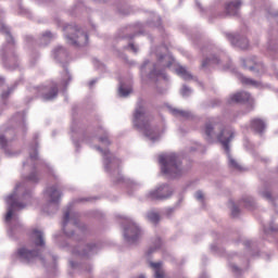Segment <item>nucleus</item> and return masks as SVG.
<instances>
[{
  "label": "nucleus",
  "instance_id": "obj_1",
  "mask_svg": "<svg viewBox=\"0 0 278 278\" xmlns=\"http://www.w3.org/2000/svg\"><path fill=\"white\" fill-rule=\"evenodd\" d=\"M204 134L207 140H212V138H217L218 141L223 144L227 157H228V166L233 168L235 170H242V166L238 164L236 159L231 156L229 152V142L233 140L236 132L230 127H223L222 124H211L207 123L204 127Z\"/></svg>",
  "mask_w": 278,
  "mask_h": 278
},
{
  "label": "nucleus",
  "instance_id": "obj_2",
  "mask_svg": "<svg viewBox=\"0 0 278 278\" xmlns=\"http://www.w3.org/2000/svg\"><path fill=\"white\" fill-rule=\"evenodd\" d=\"M134 125L142 131L148 140H151V142H155L156 140H160V134H157L153 128H151V125H149V117H147V114L144 113V108L142 105H138L132 119Z\"/></svg>",
  "mask_w": 278,
  "mask_h": 278
},
{
  "label": "nucleus",
  "instance_id": "obj_3",
  "mask_svg": "<svg viewBox=\"0 0 278 278\" xmlns=\"http://www.w3.org/2000/svg\"><path fill=\"white\" fill-rule=\"evenodd\" d=\"M159 162L161 164V170L163 175H167V177L176 178L181 175V165L179 160H177V154H161L159 156Z\"/></svg>",
  "mask_w": 278,
  "mask_h": 278
},
{
  "label": "nucleus",
  "instance_id": "obj_4",
  "mask_svg": "<svg viewBox=\"0 0 278 278\" xmlns=\"http://www.w3.org/2000/svg\"><path fill=\"white\" fill-rule=\"evenodd\" d=\"M25 182L17 184L15 186L14 192L11 195L7 197L5 202L8 204V212L5 215V223H10L12 218H16L14 212L18 210H25V207L27 206V204H23L18 201V199H21L18 194H21V192H25Z\"/></svg>",
  "mask_w": 278,
  "mask_h": 278
},
{
  "label": "nucleus",
  "instance_id": "obj_5",
  "mask_svg": "<svg viewBox=\"0 0 278 278\" xmlns=\"http://www.w3.org/2000/svg\"><path fill=\"white\" fill-rule=\"evenodd\" d=\"M125 220L128 223V226L124 228V238L128 244H136L140 236H142V230L130 218L125 217Z\"/></svg>",
  "mask_w": 278,
  "mask_h": 278
},
{
  "label": "nucleus",
  "instance_id": "obj_6",
  "mask_svg": "<svg viewBox=\"0 0 278 278\" xmlns=\"http://www.w3.org/2000/svg\"><path fill=\"white\" fill-rule=\"evenodd\" d=\"M170 194H173V189H170V187L167 185H163L150 191L148 198L151 201H163L164 199H168Z\"/></svg>",
  "mask_w": 278,
  "mask_h": 278
},
{
  "label": "nucleus",
  "instance_id": "obj_7",
  "mask_svg": "<svg viewBox=\"0 0 278 278\" xmlns=\"http://www.w3.org/2000/svg\"><path fill=\"white\" fill-rule=\"evenodd\" d=\"M39 97H42L43 101H52L58 97V85L50 84L47 86H41L37 88Z\"/></svg>",
  "mask_w": 278,
  "mask_h": 278
},
{
  "label": "nucleus",
  "instance_id": "obj_8",
  "mask_svg": "<svg viewBox=\"0 0 278 278\" xmlns=\"http://www.w3.org/2000/svg\"><path fill=\"white\" fill-rule=\"evenodd\" d=\"M98 151H100L104 157V168L108 173H110V170L118 169V166H121V160L114 157V155L110 154L108 150L103 151V149L98 148Z\"/></svg>",
  "mask_w": 278,
  "mask_h": 278
},
{
  "label": "nucleus",
  "instance_id": "obj_9",
  "mask_svg": "<svg viewBox=\"0 0 278 278\" xmlns=\"http://www.w3.org/2000/svg\"><path fill=\"white\" fill-rule=\"evenodd\" d=\"M149 68H153L149 74L150 79H155V77H161L162 79H166V74L164 72H159L157 65H153L149 61H146L141 66L142 75H147V71H149Z\"/></svg>",
  "mask_w": 278,
  "mask_h": 278
},
{
  "label": "nucleus",
  "instance_id": "obj_10",
  "mask_svg": "<svg viewBox=\"0 0 278 278\" xmlns=\"http://www.w3.org/2000/svg\"><path fill=\"white\" fill-rule=\"evenodd\" d=\"M17 257L21 262H34V260H38V251H33L29 248H21L17 250Z\"/></svg>",
  "mask_w": 278,
  "mask_h": 278
},
{
  "label": "nucleus",
  "instance_id": "obj_11",
  "mask_svg": "<svg viewBox=\"0 0 278 278\" xmlns=\"http://www.w3.org/2000/svg\"><path fill=\"white\" fill-rule=\"evenodd\" d=\"M75 31L77 34L76 39L67 35V42L70 45H77L78 47H86V45H88V34L77 28H75Z\"/></svg>",
  "mask_w": 278,
  "mask_h": 278
},
{
  "label": "nucleus",
  "instance_id": "obj_12",
  "mask_svg": "<svg viewBox=\"0 0 278 278\" xmlns=\"http://www.w3.org/2000/svg\"><path fill=\"white\" fill-rule=\"evenodd\" d=\"M60 192L56 187H50L45 191V199L49 201L50 207H58V202L60 201Z\"/></svg>",
  "mask_w": 278,
  "mask_h": 278
},
{
  "label": "nucleus",
  "instance_id": "obj_13",
  "mask_svg": "<svg viewBox=\"0 0 278 278\" xmlns=\"http://www.w3.org/2000/svg\"><path fill=\"white\" fill-rule=\"evenodd\" d=\"M228 40L235 47H239V49H249V39L244 37H240V35L229 34Z\"/></svg>",
  "mask_w": 278,
  "mask_h": 278
},
{
  "label": "nucleus",
  "instance_id": "obj_14",
  "mask_svg": "<svg viewBox=\"0 0 278 278\" xmlns=\"http://www.w3.org/2000/svg\"><path fill=\"white\" fill-rule=\"evenodd\" d=\"M242 5V1L240 0H235L229 2L226 5V12L229 14V16H238V12H240V8Z\"/></svg>",
  "mask_w": 278,
  "mask_h": 278
},
{
  "label": "nucleus",
  "instance_id": "obj_15",
  "mask_svg": "<svg viewBox=\"0 0 278 278\" xmlns=\"http://www.w3.org/2000/svg\"><path fill=\"white\" fill-rule=\"evenodd\" d=\"M68 225L77 227V219L71 218V211H66L64 213L63 231L66 233V236H73V232H68V230H66V227H68Z\"/></svg>",
  "mask_w": 278,
  "mask_h": 278
},
{
  "label": "nucleus",
  "instance_id": "obj_16",
  "mask_svg": "<svg viewBox=\"0 0 278 278\" xmlns=\"http://www.w3.org/2000/svg\"><path fill=\"white\" fill-rule=\"evenodd\" d=\"M231 103H245V101H251V94L245 91L237 92L230 97Z\"/></svg>",
  "mask_w": 278,
  "mask_h": 278
},
{
  "label": "nucleus",
  "instance_id": "obj_17",
  "mask_svg": "<svg viewBox=\"0 0 278 278\" xmlns=\"http://www.w3.org/2000/svg\"><path fill=\"white\" fill-rule=\"evenodd\" d=\"M30 239L33 240L35 247H42L45 244V235H42V231L38 229H34Z\"/></svg>",
  "mask_w": 278,
  "mask_h": 278
},
{
  "label": "nucleus",
  "instance_id": "obj_18",
  "mask_svg": "<svg viewBox=\"0 0 278 278\" xmlns=\"http://www.w3.org/2000/svg\"><path fill=\"white\" fill-rule=\"evenodd\" d=\"M151 268L154 270V278H164V269L162 263H150Z\"/></svg>",
  "mask_w": 278,
  "mask_h": 278
},
{
  "label": "nucleus",
  "instance_id": "obj_19",
  "mask_svg": "<svg viewBox=\"0 0 278 278\" xmlns=\"http://www.w3.org/2000/svg\"><path fill=\"white\" fill-rule=\"evenodd\" d=\"M252 129H254V131H257L258 134H262V131H264V129H266V123H264V121L262 119H253L252 121Z\"/></svg>",
  "mask_w": 278,
  "mask_h": 278
},
{
  "label": "nucleus",
  "instance_id": "obj_20",
  "mask_svg": "<svg viewBox=\"0 0 278 278\" xmlns=\"http://www.w3.org/2000/svg\"><path fill=\"white\" fill-rule=\"evenodd\" d=\"M176 73L177 75H179V77H181L186 81H188V79H192V74H190V72H188V70H186V67L184 66H178L176 68Z\"/></svg>",
  "mask_w": 278,
  "mask_h": 278
},
{
  "label": "nucleus",
  "instance_id": "obj_21",
  "mask_svg": "<svg viewBox=\"0 0 278 278\" xmlns=\"http://www.w3.org/2000/svg\"><path fill=\"white\" fill-rule=\"evenodd\" d=\"M173 62H175V59L170 55L159 56V64L161 66L170 67V66H173Z\"/></svg>",
  "mask_w": 278,
  "mask_h": 278
},
{
  "label": "nucleus",
  "instance_id": "obj_22",
  "mask_svg": "<svg viewBox=\"0 0 278 278\" xmlns=\"http://www.w3.org/2000/svg\"><path fill=\"white\" fill-rule=\"evenodd\" d=\"M94 249H97V245L89 244L86 247L85 250H83V251L75 250L74 253H76L78 255H83V256L92 255V253H94Z\"/></svg>",
  "mask_w": 278,
  "mask_h": 278
},
{
  "label": "nucleus",
  "instance_id": "obj_23",
  "mask_svg": "<svg viewBox=\"0 0 278 278\" xmlns=\"http://www.w3.org/2000/svg\"><path fill=\"white\" fill-rule=\"evenodd\" d=\"M53 54L56 60H64V58H66L67 55L66 49L62 47H58L56 49H54Z\"/></svg>",
  "mask_w": 278,
  "mask_h": 278
},
{
  "label": "nucleus",
  "instance_id": "obj_24",
  "mask_svg": "<svg viewBox=\"0 0 278 278\" xmlns=\"http://www.w3.org/2000/svg\"><path fill=\"white\" fill-rule=\"evenodd\" d=\"M240 79L247 86H254V88H260V83L258 81H255V80H253L251 78H247L244 76H241Z\"/></svg>",
  "mask_w": 278,
  "mask_h": 278
},
{
  "label": "nucleus",
  "instance_id": "obj_25",
  "mask_svg": "<svg viewBox=\"0 0 278 278\" xmlns=\"http://www.w3.org/2000/svg\"><path fill=\"white\" fill-rule=\"evenodd\" d=\"M148 220H150V223H153V225H156V223H160V214L155 213V212H149L147 215Z\"/></svg>",
  "mask_w": 278,
  "mask_h": 278
},
{
  "label": "nucleus",
  "instance_id": "obj_26",
  "mask_svg": "<svg viewBox=\"0 0 278 278\" xmlns=\"http://www.w3.org/2000/svg\"><path fill=\"white\" fill-rule=\"evenodd\" d=\"M172 114H174V116H181L182 118H190V112L188 111L173 109Z\"/></svg>",
  "mask_w": 278,
  "mask_h": 278
},
{
  "label": "nucleus",
  "instance_id": "obj_27",
  "mask_svg": "<svg viewBox=\"0 0 278 278\" xmlns=\"http://www.w3.org/2000/svg\"><path fill=\"white\" fill-rule=\"evenodd\" d=\"M118 94L119 97H129V94H131V88H125V86L121 85L118 89Z\"/></svg>",
  "mask_w": 278,
  "mask_h": 278
},
{
  "label": "nucleus",
  "instance_id": "obj_28",
  "mask_svg": "<svg viewBox=\"0 0 278 278\" xmlns=\"http://www.w3.org/2000/svg\"><path fill=\"white\" fill-rule=\"evenodd\" d=\"M0 31H2L3 34H7V40L9 42H14V39L12 38V35H10V31L8 30V27H5V25L3 24L0 25Z\"/></svg>",
  "mask_w": 278,
  "mask_h": 278
},
{
  "label": "nucleus",
  "instance_id": "obj_29",
  "mask_svg": "<svg viewBox=\"0 0 278 278\" xmlns=\"http://www.w3.org/2000/svg\"><path fill=\"white\" fill-rule=\"evenodd\" d=\"M247 63H244L245 68H249L250 71H260V66L262 67L261 64L254 63V65H249L251 60H247Z\"/></svg>",
  "mask_w": 278,
  "mask_h": 278
},
{
  "label": "nucleus",
  "instance_id": "obj_30",
  "mask_svg": "<svg viewBox=\"0 0 278 278\" xmlns=\"http://www.w3.org/2000/svg\"><path fill=\"white\" fill-rule=\"evenodd\" d=\"M51 38H53V34H51V31H46L42 37H41V42L43 45H47V42H49V40H51Z\"/></svg>",
  "mask_w": 278,
  "mask_h": 278
},
{
  "label": "nucleus",
  "instance_id": "obj_31",
  "mask_svg": "<svg viewBox=\"0 0 278 278\" xmlns=\"http://www.w3.org/2000/svg\"><path fill=\"white\" fill-rule=\"evenodd\" d=\"M230 210H231V215L233 217H236L240 214V210L238 208V206H236V204L233 202H230Z\"/></svg>",
  "mask_w": 278,
  "mask_h": 278
},
{
  "label": "nucleus",
  "instance_id": "obj_32",
  "mask_svg": "<svg viewBox=\"0 0 278 278\" xmlns=\"http://www.w3.org/2000/svg\"><path fill=\"white\" fill-rule=\"evenodd\" d=\"M211 64H218V60L216 58H214V59H206L202 63V66H210Z\"/></svg>",
  "mask_w": 278,
  "mask_h": 278
},
{
  "label": "nucleus",
  "instance_id": "obj_33",
  "mask_svg": "<svg viewBox=\"0 0 278 278\" xmlns=\"http://www.w3.org/2000/svg\"><path fill=\"white\" fill-rule=\"evenodd\" d=\"M195 199L200 203H203L205 201V194L203 193V191H197L195 192Z\"/></svg>",
  "mask_w": 278,
  "mask_h": 278
},
{
  "label": "nucleus",
  "instance_id": "obj_34",
  "mask_svg": "<svg viewBox=\"0 0 278 278\" xmlns=\"http://www.w3.org/2000/svg\"><path fill=\"white\" fill-rule=\"evenodd\" d=\"M242 203L245 207H253V200L251 198H244Z\"/></svg>",
  "mask_w": 278,
  "mask_h": 278
},
{
  "label": "nucleus",
  "instance_id": "obj_35",
  "mask_svg": "<svg viewBox=\"0 0 278 278\" xmlns=\"http://www.w3.org/2000/svg\"><path fill=\"white\" fill-rule=\"evenodd\" d=\"M191 92H192V90L187 86H184L181 89L182 97H189Z\"/></svg>",
  "mask_w": 278,
  "mask_h": 278
},
{
  "label": "nucleus",
  "instance_id": "obj_36",
  "mask_svg": "<svg viewBox=\"0 0 278 278\" xmlns=\"http://www.w3.org/2000/svg\"><path fill=\"white\" fill-rule=\"evenodd\" d=\"M26 181H31L33 184H36L38 181V176L36 174H30L27 178Z\"/></svg>",
  "mask_w": 278,
  "mask_h": 278
},
{
  "label": "nucleus",
  "instance_id": "obj_37",
  "mask_svg": "<svg viewBox=\"0 0 278 278\" xmlns=\"http://www.w3.org/2000/svg\"><path fill=\"white\" fill-rule=\"evenodd\" d=\"M0 147L2 149H5V147H8V140H5V137L0 136Z\"/></svg>",
  "mask_w": 278,
  "mask_h": 278
},
{
  "label": "nucleus",
  "instance_id": "obj_38",
  "mask_svg": "<svg viewBox=\"0 0 278 278\" xmlns=\"http://www.w3.org/2000/svg\"><path fill=\"white\" fill-rule=\"evenodd\" d=\"M264 199H267V201H271L270 191H264L261 193Z\"/></svg>",
  "mask_w": 278,
  "mask_h": 278
},
{
  "label": "nucleus",
  "instance_id": "obj_39",
  "mask_svg": "<svg viewBox=\"0 0 278 278\" xmlns=\"http://www.w3.org/2000/svg\"><path fill=\"white\" fill-rule=\"evenodd\" d=\"M100 142L103 144H110V139H108V137H100Z\"/></svg>",
  "mask_w": 278,
  "mask_h": 278
},
{
  "label": "nucleus",
  "instance_id": "obj_40",
  "mask_svg": "<svg viewBox=\"0 0 278 278\" xmlns=\"http://www.w3.org/2000/svg\"><path fill=\"white\" fill-rule=\"evenodd\" d=\"M13 89H9L8 92H3L1 94L2 99H8V97H10V92H12Z\"/></svg>",
  "mask_w": 278,
  "mask_h": 278
},
{
  "label": "nucleus",
  "instance_id": "obj_41",
  "mask_svg": "<svg viewBox=\"0 0 278 278\" xmlns=\"http://www.w3.org/2000/svg\"><path fill=\"white\" fill-rule=\"evenodd\" d=\"M128 47H129V49H131V51L134 53H136L138 51V47H136L134 43H130Z\"/></svg>",
  "mask_w": 278,
  "mask_h": 278
},
{
  "label": "nucleus",
  "instance_id": "obj_42",
  "mask_svg": "<svg viewBox=\"0 0 278 278\" xmlns=\"http://www.w3.org/2000/svg\"><path fill=\"white\" fill-rule=\"evenodd\" d=\"M160 247H162V240L157 238L155 241V249H160Z\"/></svg>",
  "mask_w": 278,
  "mask_h": 278
},
{
  "label": "nucleus",
  "instance_id": "obj_43",
  "mask_svg": "<svg viewBox=\"0 0 278 278\" xmlns=\"http://www.w3.org/2000/svg\"><path fill=\"white\" fill-rule=\"evenodd\" d=\"M231 270L232 273H240V268H238L236 265H231Z\"/></svg>",
  "mask_w": 278,
  "mask_h": 278
},
{
  "label": "nucleus",
  "instance_id": "obj_44",
  "mask_svg": "<svg viewBox=\"0 0 278 278\" xmlns=\"http://www.w3.org/2000/svg\"><path fill=\"white\" fill-rule=\"evenodd\" d=\"M38 153L35 151L34 154H30V161L37 160Z\"/></svg>",
  "mask_w": 278,
  "mask_h": 278
},
{
  "label": "nucleus",
  "instance_id": "obj_45",
  "mask_svg": "<svg viewBox=\"0 0 278 278\" xmlns=\"http://www.w3.org/2000/svg\"><path fill=\"white\" fill-rule=\"evenodd\" d=\"M22 199H31V194H29V193H24V194L22 195Z\"/></svg>",
  "mask_w": 278,
  "mask_h": 278
},
{
  "label": "nucleus",
  "instance_id": "obj_46",
  "mask_svg": "<svg viewBox=\"0 0 278 278\" xmlns=\"http://www.w3.org/2000/svg\"><path fill=\"white\" fill-rule=\"evenodd\" d=\"M94 84H97V80H91V81L89 83V86H94Z\"/></svg>",
  "mask_w": 278,
  "mask_h": 278
},
{
  "label": "nucleus",
  "instance_id": "obj_47",
  "mask_svg": "<svg viewBox=\"0 0 278 278\" xmlns=\"http://www.w3.org/2000/svg\"><path fill=\"white\" fill-rule=\"evenodd\" d=\"M153 249H150L149 251H148V255H151V253H153Z\"/></svg>",
  "mask_w": 278,
  "mask_h": 278
},
{
  "label": "nucleus",
  "instance_id": "obj_48",
  "mask_svg": "<svg viewBox=\"0 0 278 278\" xmlns=\"http://www.w3.org/2000/svg\"><path fill=\"white\" fill-rule=\"evenodd\" d=\"M139 278H147V276H144V275H140V276H139Z\"/></svg>",
  "mask_w": 278,
  "mask_h": 278
},
{
  "label": "nucleus",
  "instance_id": "obj_49",
  "mask_svg": "<svg viewBox=\"0 0 278 278\" xmlns=\"http://www.w3.org/2000/svg\"><path fill=\"white\" fill-rule=\"evenodd\" d=\"M273 230H274V231H278V229H277V228H273Z\"/></svg>",
  "mask_w": 278,
  "mask_h": 278
}]
</instances>
